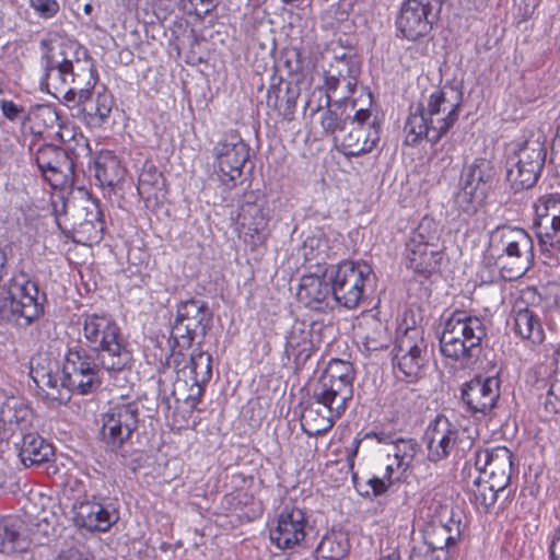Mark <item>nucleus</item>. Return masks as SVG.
Masks as SVG:
<instances>
[{"mask_svg": "<svg viewBox=\"0 0 560 560\" xmlns=\"http://www.w3.org/2000/svg\"><path fill=\"white\" fill-rule=\"evenodd\" d=\"M540 0H522L520 3V11L524 19L530 18L535 10L538 8Z\"/></svg>", "mask_w": 560, "mask_h": 560, "instance_id": "61", "label": "nucleus"}, {"mask_svg": "<svg viewBox=\"0 0 560 560\" xmlns=\"http://www.w3.org/2000/svg\"><path fill=\"white\" fill-rule=\"evenodd\" d=\"M504 490L494 487L491 480L479 475L470 488L471 500L477 506L488 511L495 503L499 493Z\"/></svg>", "mask_w": 560, "mask_h": 560, "instance_id": "46", "label": "nucleus"}, {"mask_svg": "<svg viewBox=\"0 0 560 560\" xmlns=\"http://www.w3.org/2000/svg\"><path fill=\"white\" fill-rule=\"evenodd\" d=\"M164 180L162 173L152 163H144L138 177V192L145 200H158L163 190Z\"/></svg>", "mask_w": 560, "mask_h": 560, "instance_id": "43", "label": "nucleus"}, {"mask_svg": "<svg viewBox=\"0 0 560 560\" xmlns=\"http://www.w3.org/2000/svg\"><path fill=\"white\" fill-rule=\"evenodd\" d=\"M102 211L96 200H86L85 206L78 213V222L73 225L74 233L82 241L86 236L88 241L95 240L101 228L97 223L102 221Z\"/></svg>", "mask_w": 560, "mask_h": 560, "instance_id": "37", "label": "nucleus"}, {"mask_svg": "<svg viewBox=\"0 0 560 560\" xmlns=\"http://www.w3.org/2000/svg\"><path fill=\"white\" fill-rule=\"evenodd\" d=\"M5 264H7V255H5L4 250L0 247V280L3 277Z\"/></svg>", "mask_w": 560, "mask_h": 560, "instance_id": "64", "label": "nucleus"}, {"mask_svg": "<svg viewBox=\"0 0 560 560\" xmlns=\"http://www.w3.org/2000/svg\"><path fill=\"white\" fill-rule=\"evenodd\" d=\"M487 336L483 320L466 311L455 310L443 322L440 349L443 357L462 368L468 366L481 352Z\"/></svg>", "mask_w": 560, "mask_h": 560, "instance_id": "2", "label": "nucleus"}, {"mask_svg": "<svg viewBox=\"0 0 560 560\" xmlns=\"http://www.w3.org/2000/svg\"><path fill=\"white\" fill-rule=\"evenodd\" d=\"M425 357L427 342L419 328H407L397 337L394 363L405 376H418L424 365Z\"/></svg>", "mask_w": 560, "mask_h": 560, "instance_id": "17", "label": "nucleus"}, {"mask_svg": "<svg viewBox=\"0 0 560 560\" xmlns=\"http://www.w3.org/2000/svg\"><path fill=\"white\" fill-rule=\"evenodd\" d=\"M73 513L74 524L91 532H106L119 518L118 511L112 503L97 501L94 495L92 500L75 503Z\"/></svg>", "mask_w": 560, "mask_h": 560, "instance_id": "24", "label": "nucleus"}, {"mask_svg": "<svg viewBox=\"0 0 560 560\" xmlns=\"http://www.w3.org/2000/svg\"><path fill=\"white\" fill-rule=\"evenodd\" d=\"M500 397V382L495 377H475L462 387V400L471 413L487 415Z\"/></svg>", "mask_w": 560, "mask_h": 560, "instance_id": "25", "label": "nucleus"}, {"mask_svg": "<svg viewBox=\"0 0 560 560\" xmlns=\"http://www.w3.org/2000/svg\"><path fill=\"white\" fill-rule=\"evenodd\" d=\"M328 253V242L323 234H314L307 236L298 249V255L304 259L305 262H313L318 272L326 269L324 267L325 258Z\"/></svg>", "mask_w": 560, "mask_h": 560, "instance_id": "44", "label": "nucleus"}, {"mask_svg": "<svg viewBox=\"0 0 560 560\" xmlns=\"http://www.w3.org/2000/svg\"><path fill=\"white\" fill-rule=\"evenodd\" d=\"M30 7L43 19H51L60 10L57 0H30Z\"/></svg>", "mask_w": 560, "mask_h": 560, "instance_id": "59", "label": "nucleus"}, {"mask_svg": "<svg viewBox=\"0 0 560 560\" xmlns=\"http://www.w3.org/2000/svg\"><path fill=\"white\" fill-rule=\"evenodd\" d=\"M462 103V92L454 86L436 89L429 96L424 110L428 115L458 113Z\"/></svg>", "mask_w": 560, "mask_h": 560, "instance_id": "36", "label": "nucleus"}, {"mask_svg": "<svg viewBox=\"0 0 560 560\" xmlns=\"http://www.w3.org/2000/svg\"><path fill=\"white\" fill-rule=\"evenodd\" d=\"M60 57H47L46 79L54 89L65 85H74L77 92L92 91L97 77L92 58L88 50L77 43L63 46Z\"/></svg>", "mask_w": 560, "mask_h": 560, "instance_id": "4", "label": "nucleus"}, {"mask_svg": "<svg viewBox=\"0 0 560 560\" xmlns=\"http://www.w3.org/2000/svg\"><path fill=\"white\" fill-rule=\"evenodd\" d=\"M235 224L240 233L255 236L265 232L268 225V218L264 213L261 205L246 200L240 206Z\"/></svg>", "mask_w": 560, "mask_h": 560, "instance_id": "34", "label": "nucleus"}, {"mask_svg": "<svg viewBox=\"0 0 560 560\" xmlns=\"http://www.w3.org/2000/svg\"><path fill=\"white\" fill-rule=\"evenodd\" d=\"M444 250L445 249L433 248L427 245L413 247L411 244H406L408 266L418 273H433L439 270L441 266Z\"/></svg>", "mask_w": 560, "mask_h": 560, "instance_id": "33", "label": "nucleus"}, {"mask_svg": "<svg viewBox=\"0 0 560 560\" xmlns=\"http://www.w3.org/2000/svg\"><path fill=\"white\" fill-rule=\"evenodd\" d=\"M459 537L458 524L451 525L441 524L433 528L432 533L427 536L424 542L439 551H448L456 544Z\"/></svg>", "mask_w": 560, "mask_h": 560, "instance_id": "47", "label": "nucleus"}, {"mask_svg": "<svg viewBox=\"0 0 560 560\" xmlns=\"http://www.w3.org/2000/svg\"><path fill=\"white\" fill-rule=\"evenodd\" d=\"M348 536L342 530L326 533L316 548L317 560H341L349 551Z\"/></svg>", "mask_w": 560, "mask_h": 560, "instance_id": "41", "label": "nucleus"}, {"mask_svg": "<svg viewBox=\"0 0 560 560\" xmlns=\"http://www.w3.org/2000/svg\"><path fill=\"white\" fill-rule=\"evenodd\" d=\"M389 460L390 463L386 465L384 471L378 476L372 477L368 482L375 495L385 493L396 480L400 479L404 472L402 470H396V462L393 458Z\"/></svg>", "mask_w": 560, "mask_h": 560, "instance_id": "50", "label": "nucleus"}, {"mask_svg": "<svg viewBox=\"0 0 560 560\" xmlns=\"http://www.w3.org/2000/svg\"><path fill=\"white\" fill-rule=\"evenodd\" d=\"M353 368L350 362L332 359L325 372L318 378L314 388L319 389L323 397L328 394L348 402L353 395Z\"/></svg>", "mask_w": 560, "mask_h": 560, "instance_id": "23", "label": "nucleus"}, {"mask_svg": "<svg viewBox=\"0 0 560 560\" xmlns=\"http://www.w3.org/2000/svg\"><path fill=\"white\" fill-rule=\"evenodd\" d=\"M416 443L412 440L398 439L393 442L388 459L396 462V470L406 471L416 455Z\"/></svg>", "mask_w": 560, "mask_h": 560, "instance_id": "49", "label": "nucleus"}, {"mask_svg": "<svg viewBox=\"0 0 560 560\" xmlns=\"http://www.w3.org/2000/svg\"><path fill=\"white\" fill-rule=\"evenodd\" d=\"M0 110L2 116L11 122L25 126L27 121L32 120L31 113H28L23 105L18 104L12 100H0Z\"/></svg>", "mask_w": 560, "mask_h": 560, "instance_id": "53", "label": "nucleus"}, {"mask_svg": "<svg viewBox=\"0 0 560 560\" xmlns=\"http://www.w3.org/2000/svg\"><path fill=\"white\" fill-rule=\"evenodd\" d=\"M319 389H313L311 404L303 410L301 425L310 435H320L332 428L336 420L345 412L347 402L325 394L319 395Z\"/></svg>", "mask_w": 560, "mask_h": 560, "instance_id": "16", "label": "nucleus"}, {"mask_svg": "<svg viewBox=\"0 0 560 560\" xmlns=\"http://www.w3.org/2000/svg\"><path fill=\"white\" fill-rule=\"evenodd\" d=\"M546 159L544 143L527 140L520 149L516 160L506 171V179L515 191L528 189L537 182Z\"/></svg>", "mask_w": 560, "mask_h": 560, "instance_id": "15", "label": "nucleus"}, {"mask_svg": "<svg viewBox=\"0 0 560 560\" xmlns=\"http://www.w3.org/2000/svg\"><path fill=\"white\" fill-rule=\"evenodd\" d=\"M215 173L220 182L234 187L249 158V149L236 132L225 133L213 148Z\"/></svg>", "mask_w": 560, "mask_h": 560, "instance_id": "12", "label": "nucleus"}, {"mask_svg": "<svg viewBox=\"0 0 560 560\" xmlns=\"http://www.w3.org/2000/svg\"><path fill=\"white\" fill-rule=\"evenodd\" d=\"M442 233L443 228L439 222L430 217H423L411 232L406 244H411L413 247L427 245L433 248L445 249Z\"/></svg>", "mask_w": 560, "mask_h": 560, "instance_id": "38", "label": "nucleus"}, {"mask_svg": "<svg viewBox=\"0 0 560 560\" xmlns=\"http://www.w3.org/2000/svg\"><path fill=\"white\" fill-rule=\"evenodd\" d=\"M372 435L380 443H388L393 444L394 440H392V436L385 432H378V433H372ZM371 436V434H366V438Z\"/></svg>", "mask_w": 560, "mask_h": 560, "instance_id": "63", "label": "nucleus"}, {"mask_svg": "<svg viewBox=\"0 0 560 560\" xmlns=\"http://www.w3.org/2000/svg\"><path fill=\"white\" fill-rule=\"evenodd\" d=\"M448 551L436 552L433 547L421 541L416 544L410 552L409 560H447Z\"/></svg>", "mask_w": 560, "mask_h": 560, "instance_id": "56", "label": "nucleus"}, {"mask_svg": "<svg viewBox=\"0 0 560 560\" xmlns=\"http://www.w3.org/2000/svg\"><path fill=\"white\" fill-rule=\"evenodd\" d=\"M475 467L494 487L506 489L514 469L513 454L505 446L479 450L475 453Z\"/></svg>", "mask_w": 560, "mask_h": 560, "instance_id": "18", "label": "nucleus"}, {"mask_svg": "<svg viewBox=\"0 0 560 560\" xmlns=\"http://www.w3.org/2000/svg\"><path fill=\"white\" fill-rule=\"evenodd\" d=\"M534 257L529 234L520 228L502 225L491 232L483 262L498 268L504 280L513 281L530 269Z\"/></svg>", "mask_w": 560, "mask_h": 560, "instance_id": "1", "label": "nucleus"}, {"mask_svg": "<svg viewBox=\"0 0 560 560\" xmlns=\"http://www.w3.org/2000/svg\"><path fill=\"white\" fill-rule=\"evenodd\" d=\"M300 92L298 83L284 81L281 78H272L267 91V105L278 110L285 119H291Z\"/></svg>", "mask_w": 560, "mask_h": 560, "instance_id": "29", "label": "nucleus"}, {"mask_svg": "<svg viewBox=\"0 0 560 560\" xmlns=\"http://www.w3.org/2000/svg\"><path fill=\"white\" fill-rule=\"evenodd\" d=\"M212 324V313L207 303L190 299L180 302L171 328V348L189 350L197 338H203Z\"/></svg>", "mask_w": 560, "mask_h": 560, "instance_id": "7", "label": "nucleus"}, {"mask_svg": "<svg viewBox=\"0 0 560 560\" xmlns=\"http://www.w3.org/2000/svg\"><path fill=\"white\" fill-rule=\"evenodd\" d=\"M310 529L303 510L285 506L278 515L277 526L270 532V539L279 549H292L305 540Z\"/></svg>", "mask_w": 560, "mask_h": 560, "instance_id": "19", "label": "nucleus"}, {"mask_svg": "<svg viewBox=\"0 0 560 560\" xmlns=\"http://www.w3.org/2000/svg\"><path fill=\"white\" fill-rule=\"evenodd\" d=\"M32 544L22 520L0 515V552L11 555L26 551Z\"/></svg>", "mask_w": 560, "mask_h": 560, "instance_id": "30", "label": "nucleus"}, {"mask_svg": "<svg viewBox=\"0 0 560 560\" xmlns=\"http://www.w3.org/2000/svg\"><path fill=\"white\" fill-rule=\"evenodd\" d=\"M550 555L552 560H560V526L557 528L551 545Z\"/></svg>", "mask_w": 560, "mask_h": 560, "instance_id": "62", "label": "nucleus"}, {"mask_svg": "<svg viewBox=\"0 0 560 560\" xmlns=\"http://www.w3.org/2000/svg\"><path fill=\"white\" fill-rule=\"evenodd\" d=\"M30 376L46 399L58 404L71 399L73 388L68 386L66 375H60L58 361L47 353H38L31 359Z\"/></svg>", "mask_w": 560, "mask_h": 560, "instance_id": "13", "label": "nucleus"}, {"mask_svg": "<svg viewBox=\"0 0 560 560\" xmlns=\"http://www.w3.org/2000/svg\"><path fill=\"white\" fill-rule=\"evenodd\" d=\"M545 408L548 412H560V371H556L545 400Z\"/></svg>", "mask_w": 560, "mask_h": 560, "instance_id": "57", "label": "nucleus"}, {"mask_svg": "<svg viewBox=\"0 0 560 560\" xmlns=\"http://www.w3.org/2000/svg\"><path fill=\"white\" fill-rule=\"evenodd\" d=\"M428 5L418 0H406L402 3L396 25L405 38L416 40L430 32L429 14L432 10Z\"/></svg>", "mask_w": 560, "mask_h": 560, "instance_id": "27", "label": "nucleus"}, {"mask_svg": "<svg viewBox=\"0 0 560 560\" xmlns=\"http://www.w3.org/2000/svg\"><path fill=\"white\" fill-rule=\"evenodd\" d=\"M139 404L136 401L116 404L102 415L101 441L106 451L119 452L138 429Z\"/></svg>", "mask_w": 560, "mask_h": 560, "instance_id": "10", "label": "nucleus"}, {"mask_svg": "<svg viewBox=\"0 0 560 560\" xmlns=\"http://www.w3.org/2000/svg\"><path fill=\"white\" fill-rule=\"evenodd\" d=\"M514 330L525 340L538 345L544 340V330L538 317L528 308L514 312Z\"/></svg>", "mask_w": 560, "mask_h": 560, "instance_id": "42", "label": "nucleus"}, {"mask_svg": "<svg viewBox=\"0 0 560 560\" xmlns=\"http://www.w3.org/2000/svg\"><path fill=\"white\" fill-rule=\"evenodd\" d=\"M371 112L359 109L345 124L343 130L336 135L335 145L347 156H359L371 152L378 142V129L375 121L370 122Z\"/></svg>", "mask_w": 560, "mask_h": 560, "instance_id": "11", "label": "nucleus"}, {"mask_svg": "<svg viewBox=\"0 0 560 560\" xmlns=\"http://www.w3.org/2000/svg\"><path fill=\"white\" fill-rule=\"evenodd\" d=\"M101 364L98 353L82 345L69 347L62 365V373L68 380V386L81 395L95 392L101 386Z\"/></svg>", "mask_w": 560, "mask_h": 560, "instance_id": "8", "label": "nucleus"}, {"mask_svg": "<svg viewBox=\"0 0 560 560\" xmlns=\"http://www.w3.org/2000/svg\"><path fill=\"white\" fill-rule=\"evenodd\" d=\"M311 329L304 323L295 324L287 336L285 354L295 368L303 366L311 358L314 345Z\"/></svg>", "mask_w": 560, "mask_h": 560, "instance_id": "32", "label": "nucleus"}, {"mask_svg": "<svg viewBox=\"0 0 560 560\" xmlns=\"http://www.w3.org/2000/svg\"><path fill=\"white\" fill-rule=\"evenodd\" d=\"M35 162L52 188H62L71 182L74 165L65 150L51 144L40 147L36 151Z\"/></svg>", "mask_w": 560, "mask_h": 560, "instance_id": "20", "label": "nucleus"}, {"mask_svg": "<svg viewBox=\"0 0 560 560\" xmlns=\"http://www.w3.org/2000/svg\"><path fill=\"white\" fill-rule=\"evenodd\" d=\"M298 299L305 306L314 310H322L324 305H328V300L332 299V294L331 283L325 277V269L322 272L316 270L314 273L301 278Z\"/></svg>", "mask_w": 560, "mask_h": 560, "instance_id": "28", "label": "nucleus"}, {"mask_svg": "<svg viewBox=\"0 0 560 560\" xmlns=\"http://www.w3.org/2000/svg\"><path fill=\"white\" fill-rule=\"evenodd\" d=\"M185 350L172 348L171 358L177 372V389L182 393L189 381L208 383L212 375V358L201 350H194L186 355Z\"/></svg>", "mask_w": 560, "mask_h": 560, "instance_id": "21", "label": "nucleus"}, {"mask_svg": "<svg viewBox=\"0 0 560 560\" xmlns=\"http://www.w3.org/2000/svg\"><path fill=\"white\" fill-rule=\"evenodd\" d=\"M43 313L37 284L25 276L14 278L9 288L0 287V323L27 327Z\"/></svg>", "mask_w": 560, "mask_h": 560, "instance_id": "5", "label": "nucleus"}, {"mask_svg": "<svg viewBox=\"0 0 560 560\" xmlns=\"http://www.w3.org/2000/svg\"><path fill=\"white\" fill-rule=\"evenodd\" d=\"M207 383H199L189 381L187 387H183L182 393L177 389V382L175 383L174 394L177 395V400H183L191 410L197 407L203 395V386Z\"/></svg>", "mask_w": 560, "mask_h": 560, "instance_id": "54", "label": "nucleus"}, {"mask_svg": "<svg viewBox=\"0 0 560 560\" xmlns=\"http://www.w3.org/2000/svg\"><path fill=\"white\" fill-rule=\"evenodd\" d=\"M328 107L325 110L319 108L316 112H320L319 122L325 133L334 137L336 143V135L343 130V126L348 122L351 117L346 113L347 107L342 105L340 101H332L327 104Z\"/></svg>", "mask_w": 560, "mask_h": 560, "instance_id": "45", "label": "nucleus"}, {"mask_svg": "<svg viewBox=\"0 0 560 560\" xmlns=\"http://www.w3.org/2000/svg\"><path fill=\"white\" fill-rule=\"evenodd\" d=\"M350 59L340 58L336 60V63L331 66V69L325 74V86H326V104L332 102L331 93H336L341 88V79L345 75L343 70H347Z\"/></svg>", "mask_w": 560, "mask_h": 560, "instance_id": "51", "label": "nucleus"}, {"mask_svg": "<svg viewBox=\"0 0 560 560\" xmlns=\"http://www.w3.org/2000/svg\"><path fill=\"white\" fill-rule=\"evenodd\" d=\"M390 335L387 327L378 319L372 318L365 324L363 345L368 351H377L388 347Z\"/></svg>", "mask_w": 560, "mask_h": 560, "instance_id": "48", "label": "nucleus"}, {"mask_svg": "<svg viewBox=\"0 0 560 560\" xmlns=\"http://www.w3.org/2000/svg\"><path fill=\"white\" fill-rule=\"evenodd\" d=\"M537 221L546 218L555 219L560 217V195H548L539 199L536 206Z\"/></svg>", "mask_w": 560, "mask_h": 560, "instance_id": "55", "label": "nucleus"}, {"mask_svg": "<svg viewBox=\"0 0 560 560\" xmlns=\"http://www.w3.org/2000/svg\"><path fill=\"white\" fill-rule=\"evenodd\" d=\"M34 412L28 402L20 396H7L0 405V422L7 439L20 436L35 430Z\"/></svg>", "mask_w": 560, "mask_h": 560, "instance_id": "22", "label": "nucleus"}, {"mask_svg": "<svg viewBox=\"0 0 560 560\" xmlns=\"http://www.w3.org/2000/svg\"><path fill=\"white\" fill-rule=\"evenodd\" d=\"M95 178L103 187L113 188L125 177L126 170L110 151H102L94 163Z\"/></svg>", "mask_w": 560, "mask_h": 560, "instance_id": "35", "label": "nucleus"}, {"mask_svg": "<svg viewBox=\"0 0 560 560\" xmlns=\"http://www.w3.org/2000/svg\"><path fill=\"white\" fill-rule=\"evenodd\" d=\"M457 118L458 113L428 115L423 104L412 106L405 124V143L415 145L422 138L436 143L455 124Z\"/></svg>", "mask_w": 560, "mask_h": 560, "instance_id": "14", "label": "nucleus"}, {"mask_svg": "<svg viewBox=\"0 0 560 560\" xmlns=\"http://www.w3.org/2000/svg\"><path fill=\"white\" fill-rule=\"evenodd\" d=\"M493 163L477 158L467 164L460 175V189L455 196L456 206L466 213H472L485 200L495 178Z\"/></svg>", "mask_w": 560, "mask_h": 560, "instance_id": "9", "label": "nucleus"}, {"mask_svg": "<svg viewBox=\"0 0 560 560\" xmlns=\"http://www.w3.org/2000/svg\"><path fill=\"white\" fill-rule=\"evenodd\" d=\"M458 430L444 416H438L427 428L423 441L431 462L446 458L454 450Z\"/></svg>", "mask_w": 560, "mask_h": 560, "instance_id": "26", "label": "nucleus"}, {"mask_svg": "<svg viewBox=\"0 0 560 560\" xmlns=\"http://www.w3.org/2000/svg\"><path fill=\"white\" fill-rule=\"evenodd\" d=\"M360 68L359 65L350 59L348 67H347V74H345L341 79V93H339V97L335 101H340L345 107L350 106L351 109H353L354 104L348 102V97L350 94L353 93L355 86H357V78L359 75Z\"/></svg>", "mask_w": 560, "mask_h": 560, "instance_id": "52", "label": "nucleus"}, {"mask_svg": "<svg viewBox=\"0 0 560 560\" xmlns=\"http://www.w3.org/2000/svg\"><path fill=\"white\" fill-rule=\"evenodd\" d=\"M114 100L110 94L103 92L92 98H85L82 105V113L88 125L102 127L112 113Z\"/></svg>", "mask_w": 560, "mask_h": 560, "instance_id": "39", "label": "nucleus"}, {"mask_svg": "<svg viewBox=\"0 0 560 560\" xmlns=\"http://www.w3.org/2000/svg\"><path fill=\"white\" fill-rule=\"evenodd\" d=\"M331 283L332 300L346 307H357L363 299L364 288L371 281L372 268L364 261L345 260L325 269Z\"/></svg>", "mask_w": 560, "mask_h": 560, "instance_id": "6", "label": "nucleus"}, {"mask_svg": "<svg viewBox=\"0 0 560 560\" xmlns=\"http://www.w3.org/2000/svg\"><path fill=\"white\" fill-rule=\"evenodd\" d=\"M536 226L542 255L548 258L556 257L560 252V217L537 221Z\"/></svg>", "mask_w": 560, "mask_h": 560, "instance_id": "40", "label": "nucleus"}, {"mask_svg": "<svg viewBox=\"0 0 560 560\" xmlns=\"http://www.w3.org/2000/svg\"><path fill=\"white\" fill-rule=\"evenodd\" d=\"M32 119L37 122H43L45 128L54 127L58 121V115L56 110L48 105H39L31 113Z\"/></svg>", "mask_w": 560, "mask_h": 560, "instance_id": "58", "label": "nucleus"}, {"mask_svg": "<svg viewBox=\"0 0 560 560\" xmlns=\"http://www.w3.org/2000/svg\"><path fill=\"white\" fill-rule=\"evenodd\" d=\"M13 443L19 447V457L25 467L48 462L54 455L52 446L35 430L13 440Z\"/></svg>", "mask_w": 560, "mask_h": 560, "instance_id": "31", "label": "nucleus"}, {"mask_svg": "<svg viewBox=\"0 0 560 560\" xmlns=\"http://www.w3.org/2000/svg\"><path fill=\"white\" fill-rule=\"evenodd\" d=\"M83 318V336L90 349L98 353L105 371L114 373L129 369L132 354L116 322L110 316L95 313L86 314Z\"/></svg>", "mask_w": 560, "mask_h": 560, "instance_id": "3", "label": "nucleus"}, {"mask_svg": "<svg viewBox=\"0 0 560 560\" xmlns=\"http://www.w3.org/2000/svg\"><path fill=\"white\" fill-rule=\"evenodd\" d=\"M59 89H57L59 92H63V98L68 102H74L77 101L78 104L82 107L85 98H89L91 96L92 91H85L84 92H77L74 90V85H65L60 86L58 84Z\"/></svg>", "mask_w": 560, "mask_h": 560, "instance_id": "60", "label": "nucleus"}]
</instances>
